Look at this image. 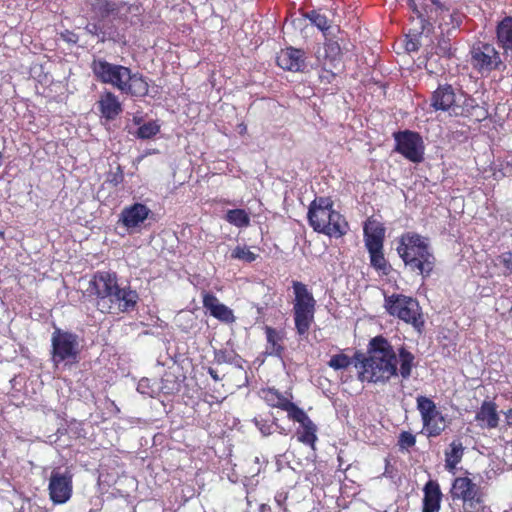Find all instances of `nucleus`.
<instances>
[{
    "label": "nucleus",
    "instance_id": "nucleus-21",
    "mask_svg": "<svg viewBox=\"0 0 512 512\" xmlns=\"http://www.w3.org/2000/svg\"><path fill=\"white\" fill-rule=\"evenodd\" d=\"M386 228L383 223L369 217L363 225V239L367 250L384 246Z\"/></svg>",
    "mask_w": 512,
    "mask_h": 512
},
{
    "label": "nucleus",
    "instance_id": "nucleus-35",
    "mask_svg": "<svg viewBox=\"0 0 512 512\" xmlns=\"http://www.w3.org/2000/svg\"><path fill=\"white\" fill-rule=\"evenodd\" d=\"M101 42L113 41L118 43L122 36L112 21L101 20Z\"/></svg>",
    "mask_w": 512,
    "mask_h": 512
},
{
    "label": "nucleus",
    "instance_id": "nucleus-47",
    "mask_svg": "<svg viewBox=\"0 0 512 512\" xmlns=\"http://www.w3.org/2000/svg\"><path fill=\"white\" fill-rule=\"evenodd\" d=\"M215 361L218 364L231 363V357L226 351L220 350L215 354Z\"/></svg>",
    "mask_w": 512,
    "mask_h": 512
},
{
    "label": "nucleus",
    "instance_id": "nucleus-17",
    "mask_svg": "<svg viewBox=\"0 0 512 512\" xmlns=\"http://www.w3.org/2000/svg\"><path fill=\"white\" fill-rule=\"evenodd\" d=\"M201 295L203 308L212 317L225 324H232L236 321L233 310L221 303L212 292L202 291Z\"/></svg>",
    "mask_w": 512,
    "mask_h": 512
},
{
    "label": "nucleus",
    "instance_id": "nucleus-52",
    "mask_svg": "<svg viewBox=\"0 0 512 512\" xmlns=\"http://www.w3.org/2000/svg\"><path fill=\"white\" fill-rule=\"evenodd\" d=\"M208 373H209V375H210V376H211L215 381H218V380H219V376H218L217 372H216L214 369L209 368Z\"/></svg>",
    "mask_w": 512,
    "mask_h": 512
},
{
    "label": "nucleus",
    "instance_id": "nucleus-41",
    "mask_svg": "<svg viewBox=\"0 0 512 512\" xmlns=\"http://www.w3.org/2000/svg\"><path fill=\"white\" fill-rule=\"evenodd\" d=\"M496 260L498 261V264L504 268V271H503L504 276L512 275V252L511 251L501 253L499 256H497Z\"/></svg>",
    "mask_w": 512,
    "mask_h": 512
},
{
    "label": "nucleus",
    "instance_id": "nucleus-53",
    "mask_svg": "<svg viewBox=\"0 0 512 512\" xmlns=\"http://www.w3.org/2000/svg\"><path fill=\"white\" fill-rule=\"evenodd\" d=\"M406 49L408 51H415V50H417V47H416V44L414 42H408L406 44Z\"/></svg>",
    "mask_w": 512,
    "mask_h": 512
},
{
    "label": "nucleus",
    "instance_id": "nucleus-49",
    "mask_svg": "<svg viewBox=\"0 0 512 512\" xmlns=\"http://www.w3.org/2000/svg\"><path fill=\"white\" fill-rule=\"evenodd\" d=\"M274 499H275V502L277 503V505L279 507L283 508L288 499V493L285 491L277 492Z\"/></svg>",
    "mask_w": 512,
    "mask_h": 512
},
{
    "label": "nucleus",
    "instance_id": "nucleus-29",
    "mask_svg": "<svg viewBox=\"0 0 512 512\" xmlns=\"http://www.w3.org/2000/svg\"><path fill=\"white\" fill-rule=\"evenodd\" d=\"M397 364H399L398 375L402 379H409L412 369L417 366L415 355L410 352L404 345L400 346L396 352Z\"/></svg>",
    "mask_w": 512,
    "mask_h": 512
},
{
    "label": "nucleus",
    "instance_id": "nucleus-33",
    "mask_svg": "<svg viewBox=\"0 0 512 512\" xmlns=\"http://www.w3.org/2000/svg\"><path fill=\"white\" fill-rule=\"evenodd\" d=\"M224 219L231 225L238 228H245L250 225V216L246 210L237 208L228 210L224 216Z\"/></svg>",
    "mask_w": 512,
    "mask_h": 512
},
{
    "label": "nucleus",
    "instance_id": "nucleus-26",
    "mask_svg": "<svg viewBox=\"0 0 512 512\" xmlns=\"http://www.w3.org/2000/svg\"><path fill=\"white\" fill-rule=\"evenodd\" d=\"M422 512H439L442 502V491L436 480H429L423 487Z\"/></svg>",
    "mask_w": 512,
    "mask_h": 512
},
{
    "label": "nucleus",
    "instance_id": "nucleus-28",
    "mask_svg": "<svg viewBox=\"0 0 512 512\" xmlns=\"http://www.w3.org/2000/svg\"><path fill=\"white\" fill-rule=\"evenodd\" d=\"M264 331L267 341L265 354L281 358L285 350L283 344L284 332L268 325L264 327Z\"/></svg>",
    "mask_w": 512,
    "mask_h": 512
},
{
    "label": "nucleus",
    "instance_id": "nucleus-36",
    "mask_svg": "<svg viewBox=\"0 0 512 512\" xmlns=\"http://www.w3.org/2000/svg\"><path fill=\"white\" fill-rule=\"evenodd\" d=\"M306 17L315 25L318 29L325 32L330 28L329 20L325 14H322L320 10H312L307 13Z\"/></svg>",
    "mask_w": 512,
    "mask_h": 512
},
{
    "label": "nucleus",
    "instance_id": "nucleus-42",
    "mask_svg": "<svg viewBox=\"0 0 512 512\" xmlns=\"http://www.w3.org/2000/svg\"><path fill=\"white\" fill-rule=\"evenodd\" d=\"M19 512H47L44 508L39 506L35 501L30 498L22 500Z\"/></svg>",
    "mask_w": 512,
    "mask_h": 512
},
{
    "label": "nucleus",
    "instance_id": "nucleus-55",
    "mask_svg": "<svg viewBox=\"0 0 512 512\" xmlns=\"http://www.w3.org/2000/svg\"><path fill=\"white\" fill-rule=\"evenodd\" d=\"M147 380H141L138 384V391L141 392V393H144V391H142V387L144 386V383H146Z\"/></svg>",
    "mask_w": 512,
    "mask_h": 512
},
{
    "label": "nucleus",
    "instance_id": "nucleus-11",
    "mask_svg": "<svg viewBox=\"0 0 512 512\" xmlns=\"http://www.w3.org/2000/svg\"><path fill=\"white\" fill-rule=\"evenodd\" d=\"M395 140L394 151L401 154L413 163H420L424 159V145L419 133L404 130L393 134Z\"/></svg>",
    "mask_w": 512,
    "mask_h": 512
},
{
    "label": "nucleus",
    "instance_id": "nucleus-32",
    "mask_svg": "<svg viewBox=\"0 0 512 512\" xmlns=\"http://www.w3.org/2000/svg\"><path fill=\"white\" fill-rule=\"evenodd\" d=\"M496 36L499 45L505 52L512 53V16H506L498 23Z\"/></svg>",
    "mask_w": 512,
    "mask_h": 512
},
{
    "label": "nucleus",
    "instance_id": "nucleus-7",
    "mask_svg": "<svg viewBox=\"0 0 512 512\" xmlns=\"http://www.w3.org/2000/svg\"><path fill=\"white\" fill-rule=\"evenodd\" d=\"M294 293L293 319L299 336H307L314 323L317 302L308 286L297 280L292 281Z\"/></svg>",
    "mask_w": 512,
    "mask_h": 512
},
{
    "label": "nucleus",
    "instance_id": "nucleus-46",
    "mask_svg": "<svg viewBox=\"0 0 512 512\" xmlns=\"http://www.w3.org/2000/svg\"><path fill=\"white\" fill-rule=\"evenodd\" d=\"M255 424L264 436L272 434L273 422L269 423L267 420H255Z\"/></svg>",
    "mask_w": 512,
    "mask_h": 512
},
{
    "label": "nucleus",
    "instance_id": "nucleus-4",
    "mask_svg": "<svg viewBox=\"0 0 512 512\" xmlns=\"http://www.w3.org/2000/svg\"><path fill=\"white\" fill-rule=\"evenodd\" d=\"M307 219L315 232L330 238H341L350 229L345 216L334 209L330 197H316L308 207Z\"/></svg>",
    "mask_w": 512,
    "mask_h": 512
},
{
    "label": "nucleus",
    "instance_id": "nucleus-19",
    "mask_svg": "<svg viewBox=\"0 0 512 512\" xmlns=\"http://www.w3.org/2000/svg\"><path fill=\"white\" fill-rule=\"evenodd\" d=\"M457 102L458 96L450 84L439 85L431 96V107L436 111H447L450 115H453Z\"/></svg>",
    "mask_w": 512,
    "mask_h": 512
},
{
    "label": "nucleus",
    "instance_id": "nucleus-15",
    "mask_svg": "<svg viewBox=\"0 0 512 512\" xmlns=\"http://www.w3.org/2000/svg\"><path fill=\"white\" fill-rule=\"evenodd\" d=\"M408 7L415 14L419 28L416 31L419 34L430 32L433 24L430 19H433V13H438V9L446 4V0H405Z\"/></svg>",
    "mask_w": 512,
    "mask_h": 512
},
{
    "label": "nucleus",
    "instance_id": "nucleus-14",
    "mask_svg": "<svg viewBox=\"0 0 512 512\" xmlns=\"http://www.w3.org/2000/svg\"><path fill=\"white\" fill-rule=\"evenodd\" d=\"M48 491L49 497L54 504L66 503L72 496V473L68 469H53L49 478Z\"/></svg>",
    "mask_w": 512,
    "mask_h": 512
},
{
    "label": "nucleus",
    "instance_id": "nucleus-13",
    "mask_svg": "<svg viewBox=\"0 0 512 512\" xmlns=\"http://www.w3.org/2000/svg\"><path fill=\"white\" fill-rule=\"evenodd\" d=\"M118 285V277L115 272L96 271L89 281L86 292L89 297L94 298L95 306L98 309V304H103Z\"/></svg>",
    "mask_w": 512,
    "mask_h": 512
},
{
    "label": "nucleus",
    "instance_id": "nucleus-48",
    "mask_svg": "<svg viewBox=\"0 0 512 512\" xmlns=\"http://www.w3.org/2000/svg\"><path fill=\"white\" fill-rule=\"evenodd\" d=\"M325 52L328 54L329 52L336 56L340 54V46L336 42H328L325 44Z\"/></svg>",
    "mask_w": 512,
    "mask_h": 512
},
{
    "label": "nucleus",
    "instance_id": "nucleus-3",
    "mask_svg": "<svg viewBox=\"0 0 512 512\" xmlns=\"http://www.w3.org/2000/svg\"><path fill=\"white\" fill-rule=\"evenodd\" d=\"M397 253L410 271L423 278L432 274L436 258L430 249L427 238L416 232L403 233L398 241Z\"/></svg>",
    "mask_w": 512,
    "mask_h": 512
},
{
    "label": "nucleus",
    "instance_id": "nucleus-2",
    "mask_svg": "<svg viewBox=\"0 0 512 512\" xmlns=\"http://www.w3.org/2000/svg\"><path fill=\"white\" fill-rule=\"evenodd\" d=\"M369 356L362 361L363 371L359 374L361 381L387 383L398 375L396 351L383 336H376L370 341Z\"/></svg>",
    "mask_w": 512,
    "mask_h": 512
},
{
    "label": "nucleus",
    "instance_id": "nucleus-34",
    "mask_svg": "<svg viewBox=\"0 0 512 512\" xmlns=\"http://www.w3.org/2000/svg\"><path fill=\"white\" fill-rule=\"evenodd\" d=\"M119 10L117 4L110 0H95L92 4V11L99 17V20H104L112 14L117 13Z\"/></svg>",
    "mask_w": 512,
    "mask_h": 512
},
{
    "label": "nucleus",
    "instance_id": "nucleus-31",
    "mask_svg": "<svg viewBox=\"0 0 512 512\" xmlns=\"http://www.w3.org/2000/svg\"><path fill=\"white\" fill-rule=\"evenodd\" d=\"M464 446L460 439L453 440L449 447L445 450V468L449 472H453L457 465L462 461L464 455Z\"/></svg>",
    "mask_w": 512,
    "mask_h": 512
},
{
    "label": "nucleus",
    "instance_id": "nucleus-43",
    "mask_svg": "<svg viewBox=\"0 0 512 512\" xmlns=\"http://www.w3.org/2000/svg\"><path fill=\"white\" fill-rule=\"evenodd\" d=\"M124 181V173L120 165L116 167L115 171H110L107 174V182L113 186H118Z\"/></svg>",
    "mask_w": 512,
    "mask_h": 512
},
{
    "label": "nucleus",
    "instance_id": "nucleus-54",
    "mask_svg": "<svg viewBox=\"0 0 512 512\" xmlns=\"http://www.w3.org/2000/svg\"><path fill=\"white\" fill-rule=\"evenodd\" d=\"M270 506L267 504H261L259 507V512H270Z\"/></svg>",
    "mask_w": 512,
    "mask_h": 512
},
{
    "label": "nucleus",
    "instance_id": "nucleus-16",
    "mask_svg": "<svg viewBox=\"0 0 512 512\" xmlns=\"http://www.w3.org/2000/svg\"><path fill=\"white\" fill-rule=\"evenodd\" d=\"M288 418L293 422L299 423V427L295 432L297 441L315 449V444L318 440V428L307 413L302 408L298 407Z\"/></svg>",
    "mask_w": 512,
    "mask_h": 512
},
{
    "label": "nucleus",
    "instance_id": "nucleus-38",
    "mask_svg": "<svg viewBox=\"0 0 512 512\" xmlns=\"http://www.w3.org/2000/svg\"><path fill=\"white\" fill-rule=\"evenodd\" d=\"M160 131V126L153 121L144 123L137 130V137L140 139H150Z\"/></svg>",
    "mask_w": 512,
    "mask_h": 512
},
{
    "label": "nucleus",
    "instance_id": "nucleus-56",
    "mask_svg": "<svg viewBox=\"0 0 512 512\" xmlns=\"http://www.w3.org/2000/svg\"><path fill=\"white\" fill-rule=\"evenodd\" d=\"M0 238L4 239V232L0 231Z\"/></svg>",
    "mask_w": 512,
    "mask_h": 512
},
{
    "label": "nucleus",
    "instance_id": "nucleus-45",
    "mask_svg": "<svg viewBox=\"0 0 512 512\" xmlns=\"http://www.w3.org/2000/svg\"><path fill=\"white\" fill-rule=\"evenodd\" d=\"M60 38L66 43L73 45L77 44V42L79 41V36L75 32L68 29L60 33Z\"/></svg>",
    "mask_w": 512,
    "mask_h": 512
},
{
    "label": "nucleus",
    "instance_id": "nucleus-30",
    "mask_svg": "<svg viewBox=\"0 0 512 512\" xmlns=\"http://www.w3.org/2000/svg\"><path fill=\"white\" fill-rule=\"evenodd\" d=\"M369 254L370 266L382 276L390 275L392 266L385 257L384 246L367 250Z\"/></svg>",
    "mask_w": 512,
    "mask_h": 512
},
{
    "label": "nucleus",
    "instance_id": "nucleus-22",
    "mask_svg": "<svg viewBox=\"0 0 512 512\" xmlns=\"http://www.w3.org/2000/svg\"><path fill=\"white\" fill-rule=\"evenodd\" d=\"M260 397L268 406L286 411L287 417L299 407L292 402V394H283L275 388L268 387L261 389Z\"/></svg>",
    "mask_w": 512,
    "mask_h": 512
},
{
    "label": "nucleus",
    "instance_id": "nucleus-25",
    "mask_svg": "<svg viewBox=\"0 0 512 512\" xmlns=\"http://www.w3.org/2000/svg\"><path fill=\"white\" fill-rule=\"evenodd\" d=\"M475 420L482 429H495L499 425L497 404L494 401H483L476 412Z\"/></svg>",
    "mask_w": 512,
    "mask_h": 512
},
{
    "label": "nucleus",
    "instance_id": "nucleus-10",
    "mask_svg": "<svg viewBox=\"0 0 512 512\" xmlns=\"http://www.w3.org/2000/svg\"><path fill=\"white\" fill-rule=\"evenodd\" d=\"M138 301L139 294L136 290L130 286L118 285L103 304H98V311L112 315L129 313L136 309Z\"/></svg>",
    "mask_w": 512,
    "mask_h": 512
},
{
    "label": "nucleus",
    "instance_id": "nucleus-51",
    "mask_svg": "<svg viewBox=\"0 0 512 512\" xmlns=\"http://www.w3.org/2000/svg\"><path fill=\"white\" fill-rule=\"evenodd\" d=\"M505 416H506V421H507V425L512 427V408H510L506 413H505Z\"/></svg>",
    "mask_w": 512,
    "mask_h": 512
},
{
    "label": "nucleus",
    "instance_id": "nucleus-39",
    "mask_svg": "<svg viewBox=\"0 0 512 512\" xmlns=\"http://www.w3.org/2000/svg\"><path fill=\"white\" fill-rule=\"evenodd\" d=\"M231 258L251 263L256 260L257 255L246 246H236L231 253Z\"/></svg>",
    "mask_w": 512,
    "mask_h": 512
},
{
    "label": "nucleus",
    "instance_id": "nucleus-50",
    "mask_svg": "<svg viewBox=\"0 0 512 512\" xmlns=\"http://www.w3.org/2000/svg\"><path fill=\"white\" fill-rule=\"evenodd\" d=\"M273 426L276 427V429H277L279 434H281V435H287L288 434V430L278 424V419L277 418H275L273 420Z\"/></svg>",
    "mask_w": 512,
    "mask_h": 512
},
{
    "label": "nucleus",
    "instance_id": "nucleus-8",
    "mask_svg": "<svg viewBox=\"0 0 512 512\" xmlns=\"http://www.w3.org/2000/svg\"><path fill=\"white\" fill-rule=\"evenodd\" d=\"M51 346L54 364L78 362L80 349L78 336L75 333L55 328L51 337Z\"/></svg>",
    "mask_w": 512,
    "mask_h": 512
},
{
    "label": "nucleus",
    "instance_id": "nucleus-18",
    "mask_svg": "<svg viewBox=\"0 0 512 512\" xmlns=\"http://www.w3.org/2000/svg\"><path fill=\"white\" fill-rule=\"evenodd\" d=\"M433 21L438 24L442 35L451 36L454 31L460 28L464 14L459 10L454 9L450 11L446 4L443 5V9L439 8L438 13H434Z\"/></svg>",
    "mask_w": 512,
    "mask_h": 512
},
{
    "label": "nucleus",
    "instance_id": "nucleus-40",
    "mask_svg": "<svg viewBox=\"0 0 512 512\" xmlns=\"http://www.w3.org/2000/svg\"><path fill=\"white\" fill-rule=\"evenodd\" d=\"M416 444V436L409 431H402L397 440V446L400 451H408Z\"/></svg>",
    "mask_w": 512,
    "mask_h": 512
},
{
    "label": "nucleus",
    "instance_id": "nucleus-9",
    "mask_svg": "<svg viewBox=\"0 0 512 512\" xmlns=\"http://www.w3.org/2000/svg\"><path fill=\"white\" fill-rule=\"evenodd\" d=\"M416 408L420 413L423 431L428 438H435L446 429V419L435 402L423 395L416 398Z\"/></svg>",
    "mask_w": 512,
    "mask_h": 512
},
{
    "label": "nucleus",
    "instance_id": "nucleus-24",
    "mask_svg": "<svg viewBox=\"0 0 512 512\" xmlns=\"http://www.w3.org/2000/svg\"><path fill=\"white\" fill-rule=\"evenodd\" d=\"M97 105L101 116L106 120L116 119L123 111L122 104L119 101L118 96L108 90H105L100 95Z\"/></svg>",
    "mask_w": 512,
    "mask_h": 512
},
{
    "label": "nucleus",
    "instance_id": "nucleus-5",
    "mask_svg": "<svg viewBox=\"0 0 512 512\" xmlns=\"http://www.w3.org/2000/svg\"><path fill=\"white\" fill-rule=\"evenodd\" d=\"M449 496L459 512H491L486 491L467 475L452 480Z\"/></svg>",
    "mask_w": 512,
    "mask_h": 512
},
{
    "label": "nucleus",
    "instance_id": "nucleus-20",
    "mask_svg": "<svg viewBox=\"0 0 512 512\" xmlns=\"http://www.w3.org/2000/svg\"><path fill=\"white\" fill-rule=\"evenodd\" d=\"M151 213L150 208L143 203H133L123 208L119 221L127 230L140 227Z\"/></svg>",
    "mask_w": 512,
    "mask_h": 512
},
{
    "label": "nucleus",
    "instance_id": "nucleus-27",
    "mask_svg": "<svg viewBox=\"0 0 512 512\" xmlns=\"http://www.w3.org/2000/svg\"><path fill=\"white\" fill-rule=\"evenodd\" d=\"M277 65L288 71H300L304 66V52L296 48L281 50L276 57Z\"/></svg>",
    "mask_w": 512,
    "mask_h": 512
},
{
    "label": "nucleus",
    "instance_id": "nucleus-44",
    "mask_svg": "<svg viewBox=\"0 0 512 512\" xmlns=\"http://www.w3.org/2000/svg\"><path fill=\"white\" fill-rule=\"evenodd\" d=\"M101 20L95 23H88L85 27V30L87 33H89L92 36L98 37L99 41L101 42Z\"/></svg>",
    "mask_w": 512,
    "mask_h": 512
},
{
    "label": "nucleus",
    "instance_id": "nucleus-6",
    "mask_svg": "<svg viewBox=\"0 0 512 512\" xmlns=\"http://www.w3.org/2000/svg\"><path fill=\"white\" fill-rule=\"evenodd\" d=\"M386 312L404 323L411 325L415 331L422 333L425 320L419 301L401 293H393L384 298Z\"/></svg>",
    "mask_w": 512,
    "mask_h": 512
},
{
    "label": "nucleus",
    "instance_id": "nucleus-12",
    "mask_svg": "<svg viewBox=\"0 0 512 512\" xmlns=\"http://www.w3.org/2000/svg\"><path fill=\"white\" fill-rule=\"evenodd\" d=\"M470 63L480 74H489L502 65V60L496 48L489 43L478 42L470 51Z\"/></svg>",
    "mask_w": 512,
    "mask_h": 512
},
{
    "label": "nucleus",
    "instance_id": "nucleus-23",
    "mask_svg": "<svg viewBox=\"0 0 512 512\" xmlns=\"http://www.w3.org/2000/svg\"><path fill=\"white\" fill-rule=\"evenodd\" d=\"M487 115V110L480 107L475 98L465 93L460 94L453 116L473 117L480 122L486 119Z\"/></svg>",
    "mask_w": 512,
    "mask_h": 512
},
{
    "label": "nucleus",
    "instance_id": "nucleus-37",
    "mask_svg": "<svg viewBox=\"0 0 512 512\" xmlns=\"http://www.w3.org/2000/svg\"><path fill=\"white\" fill-rule=\"evenodd\" d=\"M351 364V358L344 353L333 355L328 361V366L334 370L347 369Z\"/></svg>",
    "mask_w": 512,
    "mask_h": 512
},
{
    "label": "nucleus",
    "instance_id": "nucleus-1",
    "mask_svg": "<svg viewBox=\"0 0 512 512\" xmlns=\"http://www.w3.org/2000/svg\"><path fill=\"white\" fill-rule=\"evenodd\" d=\"M90 69L98 82L109 84L123 94L143 98L149 92L147 78L142 73H133L127 66L113 64L104 58L94 57Z\"/></svg>",
    "mask_w": 512,
    "mask_h": 512
}]
</instances>
